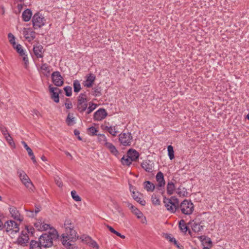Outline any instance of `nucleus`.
<instances>
[{
    "label": "nucleus",
    "mask_w": 249,
    "mask_h": 249,
    "mask_svg": "<svg viewBox=\"0 0 249 249\" xmlns=\"http://www.w3.org/2000/svg\"><path fill=\"white\" fill-rule=\"evenodd\" d=\"M64 227L66 235L62 236V243L68 249H78V247L73 243L77 239V233L74 230L75 223L72 220L67 218L64 222Z\"/></svg>",
    "instance_id": "1"
},
{
    "label": "nucleus",
    "mask_w": 249,
    "mask_h": 249,
    "mask_svg": "<svg viewBox=\"0 0 249 249\" xmlns=\"http://www.w3.org/2000/svg\"><path fill=\"white\" fill-rule=\"evenodd\" d=\"M3 227L6 232L12 238L15 237V235L17 234L19 231L18 224L13 220L6 221L3 225Z\"/></svg>",
    "instance_id": "2"
},
{
    "label": "nucleus",
    "mask_w": 249,
    "mask_h": 249,
    "mask_svg": "<svg viewBox=\"0 0 249 249\" xmlns=\"http://www.w3.org/2000/svg\"><path fill=\"white\" fill-rule=\"evenodd\" d=\"M163 202L166 210L171 213H175L178 207V200L175 197L170 198L164 197Z\"/></svg>",
    "instance_id": "3"
},
{
    "label": "nucleus",
    "mask_w": 249,
    "mask_h": 249,
    "mask_svg": "<svg viewBox=\"0 0 249 249\" xmlns=\"http://www.w3.org/2000/svg\"><path fill=\"white\" fill-rule=\"evenodd\" d=\"M178 208L182 213L190 215L194 211V205L191 201L185 199L178 205Z\"/></svg>",
    "instance_id": "4"
},
{
    "label": "nucleus",
    "mask_w": 249,
    "mask_h": 249,
    "mask_svg": "<svg viewBox=\"0 0 249 249\" xmlns=\"http://www.w3.org/2000/svg\"><path fill=\"white\" fill-rule=\"evenodd\" d=\"M119 142L121 145L130 146L133 142V136L129 132H123L119 135Z\"/></svg>",
    "instance_id": "5"
},
{
    "label": "nucleus",
    "mask_w": 249,
    "mask_h": 249,
    "mask_svg": "<svg viewBox=\"0 0 249 249\" xmlns=\"http://www.w3.org/2000/svg\"><path fill=\"white\" fill-rule=\"evenodd\" d=\"M87 107V96L85 94L81 93L77 98V109L80 112H83L86 110Z\"/></svg>",
    "instance_id": "6"
},
{
    "label": "nucleus",
    "mask_w": 249,
    "mask_h": 249,
    "mask_svg": "<svg viewBox=\"0 0 249 249\" xmlns=\"http://www.w3.org/2000/svg\"><path fill=\"white\" fill-rule=\"evenodd\" d=\"M52 234L44 233L41 235L39 238L40 244L43 247H50L53 245V236Z\"/></svg>",
    "instance_id": "7"
},
{
    "label": "nucleus",
    "mask_w": 249,
    "mask_h": 249,
    "mask_svg": "<svg viewBox=\"0 0 249 249\" xmlns=\"http://www.w3.org/2000/svg\"><path fill=\"white\" fill-rule=\"evenodd\" d=\"M44 18L39 13H36L33 17V24L35 29L41 27L44 25Z\"/></svg>",
    "instance_id": "8"
},
{
    "label": "nucleus",
    "mask_w": 249,
    "mask_h": 249,
    "mask_svg": "<svg viewBox=\"0 0 249 249\" xmlns=\"http://www.w3.org/2000/svg\"><path fill=\"white\" fill-rule=\"evenodd\" d=\"M29 230L27 228V231H22L21 234L17 238V243L22 246H26L28 243L29 238L27 232H29Z\"/></svg>",
    "instance_id": "9"
},
{
    "label": "nucleus",
    "mask_w": 249,
    "mask_h": 249,
    "mask_svg": "<svg viewBox=\"0 0 249 249\" xmlns=\"http://www.w3.org/2000/svg\"><path fill=\"white\" fill-rule=\"evenodd\" d=\"M127 206L138 219H141L142 223H144L146 221L145 217L143 216V213L137 208L129 202H127Z\"/></svg>",
    "instance_id": "10"
},
{
    "label": "nucleus",
    "mask_w": 249,
    "mask_h": 249,
    "mask_svg": "<svg viewBox=\"0 0 249 249\" xmlns=\"http://www.w3.org/2000/svg\"><path fill=\"white\" fill-rule=\"evenodd\" d=\"M19 178L22 182L29 189L33 190L34 185L27 174L23 171L19 173Z\"/></svg>",
    "instance_id": "11"
},
{
    "label": "nucleus",
    "mask_w": 249,
    "mask_h": 249,
    "mask_svg": "<svg viewBox=\"0 0 249 249\" xmlns=\"http://www.w3.org/2000/svg\"><path fill=\"white\" fill-rule=\"evenodd\" d=\"M13 48L16 50L19 55L22 57V60L24 62L25 67L27 68L29 64L28 58L27 55L25 54L22 46L20 44H18Z\"/></svg>",
    "instance_id": "12"
},
{
    "label": "nucleus",
    "mask_w": 249,
    "mask_h": 249,
    "mask_svg": "<svg viewBox=\"0 0 249 249\" xmlns=\"http://www.w3.org/2000/svg\"><path fill=\"white\" fill-rule=\"evenodd\" d=\"M52 79L53 83L57 87L61 86L64 83L63 78L58 71L53 72Z\"/></svg>",
    "instance_id": "13"
},
{
    "label": "nucleus",
    "mask_w": 249,
    "mask_h": 249,
    "mask_svg": "<svg viewBox=\"0 0 249 249\" xmlns=\"http://www.w3.org/2000/svg\"><path fill=\"white\" fill-rule=\"evenodd\" d=\"M34 225L36 230L39 231H46L50 228V225L45 223L42 218L37 220Z\"/></svg>",
    "instance_id": "14"
},
{
    "label": "nucleus",
    "mask_w": 249,
    "mask_h": 249,
    "mask_svg": "<svg viewBox=\"0 0 249 249\" xmlns=\"http://www.w3.org/2000/svg\"><path fill=\"white\" fill-rule=\"evenodd\" d=\"M50 92L51 94V98L55 103L59 102V93L60 90L58 88L49 86Z\"/></svg>",
    "instance_id": "15"
},
{
    "label": "nucleus",
    "mask_w": 249,
    "mask_h": 249,
    "mask_svg": "<svg viewBox=\"0 0 249 249\" xmlns=\"http://www.w3.org/2000/svg\"><path fill=\"white\" fill-rule=\"evenodd\" d=\"M107 112L105 109L100 108L94 114V119L100 121L105 119L107 116Z\"/></svg>",
    "instance_id": "16"
},
{
    "label": "nucleus",
    "mask_w": 249,
    "mask_h": 249,
    "mask_svg": "<svg viewBox=\"0 0 249 249\" xmlns=\"http://www.w3.org/2000/svg\"><path fill=\"white\" fill-rule=\"evenodd\" d=\"M23 32L24 36L29 42L36 37V33L30 28H24Z\"/></svg>",
    "instance_id": "17"
},
{
    "label": "nucleus",
    "mask_w": 249,
    "mask_h": 249,
    "mask_svg": "<svg viewBox=\"0 0 249 249\" xmlns=\"http://www.w3.org/2000/svg\"><path fill=\"white\" fill-rule=\"evenodd\" d=\"M9 211L11 216L15 219L21 221L23 220V217L20 214L18 211L16 207H12L9 208Z\"/></svg>",
    "instance_id": "18"
},
{
    "label": "nucleus",
    "mask_w": 249,
    "mask_h": 249,
    "mask_svg": "<svg viewBox=\"0 0 249 249\" xmlns=\"http://www.w3.org/2000/svg\"><path fill=\"white\" fill-rule=\"evenodd\" d=\"M156 179L158 182L157 186L159 190L160 188L164 187L165 184V181L164 178L163 174L160 171L156 176Z\"/></svg>",
    "instance_id": "19"
},
{
    "label": "nucleus",
    "mask_w": 249,
    "mask_h": 249,
    "mask_svg": "<svg viewBox=\"0 0 249 249\" xmlns=\"http://www.w3.org/2000/svg\"><path fill=\"white\" fill-rule=\"evenodd\" d=\"M95 80V75L91 73L86 77V79L84 82L83 85L87 88H90L92 86Z\"/></svg>",
    "instance_id": "20"
},
{
    "label": "nucleus",
    "mask_w": 249,
    "mask_h": 249,
    "mask_svg": "<svg viewBox=\"0 0 249 249\" xmlns=\"http://www.w3.org/2000/svg\"><path fill=\"white\" fill-rule=\"evenodd\" d=\"M154 163L149 160H146L142 163V168L146 172H152L153 170Z\"/></svg>",
    "instance_id": "21"
},
{
    "label": "nucleus",
    "mask_w": 249,
    "mask_h": 249,
    "mask_svg": "<svg viewBox=\"0 0 249 249\" xmlns=\"http://www.w3.org/2000/svg\"><path fill=\"white\" fill-rule=\"evenodd\" d=\"M106 148H107L109 152L114 156L116 157H118L119 155V152L115 146L112 143L108 142L105 146Z\"/></svg>",
    "instance_id": "22"
},
{
    "label": "nucleus",
    "mask_w": 249,
    "mask_h": 249,
    "mask_svg": "<svg viewBox=\"0 0 249 249\" xmlns=\"http://www.w3.org/2000/svg\"><path fill=\"white\" fill-rule=\"evenodd\" d=\"M34 53L37 57H42V53H43V47L40 45H36L34 46Z\"/></svg>",
    "instance_id": "23"
},
{
    "label": "nucleus",
    "mask_w": 249,
    "mask_h": 249,
    "mask_svg": "<svg viewBox=\"0 0 249 249\" xmlns=\"http://www.w3.org/2000/svg\"><path fill=\"white\" fill-rule=\"evenodd\" d=\"M191 227L193 231L196 232H199L203 231V226L201 225V223L193 221L191 223Z\"/></svg>",
    "instance_id": "24"
},
{
    "label": "nucleus",
    "mask_w": 249,
    "mask_h": 249,
    "mask_svg": "<svg viewBox=\"0 0 249 249\" xmlns=\"http://www.w3.org/2000/svg\"><path fill=\"white\" fill-rule=\"evenodd\" d=\"M32 16V11L29 9H27L24 10L22 14L23 20L25 22L29 21L31 19Z\"/></svg>",
    "instance_id": "25"
},
{
    "label": "nucleus",
    "mask_w": 249,
    "mask_h": 249,
    "mask_svg": "<svg viewBox=\"0 0 249 249\" xmlns=\"http://www.w3.org/2000/svg\"><path fill=\"white\" fill-rule=\"evenodd\" d=\"M127 155L132 160V161L136 160L139 157V153L134 149L129 150Z\"/></svg>",
    "instance_id": "26"
},
{
    "label": "nucleus",
    "mask_w": 249,
    "mask_h": 249,
    "mask_svg": "<svg viewBox=\"0 0 249 249\" xmlns=\"http://www.w3.org/2000/svg\"><path fill=\"white\" fill-rule=\"evenodd\" d=\"M105 130L107 131L110 134L113 136H116L118 133L119 131L116 126H108L106 125L105 126Z\"/></svg>",
    "instance_id": "27"
},
{
    "label": "nucleus",
    "mask_w": 249,
    "mask_h": 249,
    "mask_svg": "<svg viewBox=\"0 0 249 249\" xmlns=\"http://www.w3.org/2000/svg\"><path fill=\"white\" fill-rule=\"evenodd\" d=\"M139 196H141V195L139 194L138 193L133 192L132 196L133 199L142 205L144 206L146 203L145 201Z\"/></svg>",
    "instance_id": "28"
},
{
    "label": "nucleus",
    "mask_w": 249,
    "mask_h": 249,
    "mask_svg": "<svg viewBox=\"0 0 249 249\" xmlns=\"http://www.w3.org/2000/svg\"><path fill=\"white\" fill-rule=\"evenodd\" d=\"M144 188L147 191L152 192L154 191L155 186L149 181H146L143 183Z\"/></svg>",
    "instance_id": "29"
},
{
    "label": "nucleus",
    "mask_w": 249,
    "mask_h": 249,
    "mask_svg": "<svg viewBox=\"0 0 249 249\" xmlns=\"http://www.w3.org/2000/svg\"><path fill=\"white\" fill-rule=\"evenodd\" d=\"M66 122L69 126L73 125L75 124V117L72 113H69L67 116Z\"/></svg>",
    "instance_id": "30"
},
{
    "label": "nucleus",
    "mask_w": 249,
    "mask_h": 249,
    "mask_svg": "<svg viewBox=\"0 0 249 249\" xmlns=\"http://www.w3.org/2000/svg\"><path fill=\"white\" fill-rule=\"evenodd\" d=\"M97 136L98 141L101 144L105 146L106 144L109 142H107V137L104 134H99L97 135Z\"/></svg>",
    "instance_id": "31"
},
{
    "label": "nucleus",
    "mask_w": 249,
    "mask_h": 249,
    "mask_svg": "<svg viewBox=\"0 0 249 249\" xmlns=\"http://www.w3.org/2000/svg\"><path fill=\"white\" fill-rule=\"evenodd\" d=\"M175 190V186L174 183L172 182H168L167 185V193L169 195L173 194Z\"/></svg>",
    "instance_id": "32"
},
{
    "label": "nucleus",
    "mask_w": 249,
    "mask_h": 249,
    "mask_svg": "<svg viewBox=\"0 0 249 249\" xmlns=\"http://www.w3.org/2000/svg\"><path fill=\"white\" fill-rule=\"evenodd\" d=\"M41 72L46 76H47L50 72V68L47 64H42L40 67Z\"/></svg>",
    "instance_id": "33"
},
{
    "label": "nucleus",
    "mask_w": 249,
    "mask_h": 249,
    "mask_svg": "<svg viewBox=\"0 0 249 249\" xmlns=\"http://www.w3.org/2000/svg\"><path fill=\"white\" fill-rule=\"evenodd\" d=\"M42 247L40 244V242H37L34 240H32L30 242V249H42Z\"/></svg>",
    "instance_id": "34"
},
{
    "label": "nucleus",
    "mask_w": 249,
    "mask_h": 249,
    "mask_svg": "<svg viewBox=\"0 0 249 249\" xmlns=\"http://www.w3.org/2000/svg\"><path fill=\"white\" fill-rule=\"evenodd\" d=\"M176 193L179 196H186L187 192L186 191V189L182 187L179 186L176 191Z\"/></svg>",
    "instance_id": "35"
},
{
    "label": "nucleus",
    "mask_w": 249,
    "mask_h": 249,
    "mask_svg": "<svg viewBox=\"0 0 249 249\" xmlns=\"http://www.w3.org/2000/svg\"><path fill=\"white\" fill-rule=\"evenodd\" d=\"M132 161V160L127 155L124 156L121 159V162L124 165H130Z\"/></svg>",
    "instance_id": "36"
},
{
    "label": "nucleus",
    "mask_w": 249,
    "mask_h": 249,
    "mask_svg": "<svg viewBox=\"0 0 249 249\" xmlns=\"http://www.w3.org/2000/svg\"><path fill=\"white\" fill-rule=\"evenodd\" d=\"M179 228L180 231L184 233H186L188 230V227L186 226L184 220H181L179 222Z\"/></svg>",
    "instance_id": "37"
},
{
    "label": "nucleus",
    "mask_w": 249,
    "mask_h": 249,
    "mask_svg": "<svg viewBox=\"0 0 249 249\" xmlns=\"http://www.w3.org/2000/svg\"><path fill=\"white\" fill-rule=\"evenodd\" d=\"M168 155L169 159L172 160L174 159V151L173 147L172 145H169L167 147Z\"/></svg>",
    "instance_id": "38"
},
{
    "label": "nucleus",
    "mask_w": 249,
    "mask_h": 249,
    "mask_svg": "<svg viewBox=\"0 0 249 249\" xmlns=\"http://www.w3.org/2000/svg\"><path fill=\"white\" fill-rule=\"evenodd\" d=\"M5 140L7 142L9 143V144L11 146V147L13 148H15L16 145L15 143L13 141V140L10 134L7 135L6 136H4Z\"/></svg>",
    "instance_id": "39"
},
{
    "label": "nucleus",
    "mask_w": 249,
    "mask_h": 249,
    "mask_svg": "<svg viewBox=\"0 0 249 249\" xmlns=\"http://www.w3.org/2000/svg\"><path fill=\"white\" fill-rule=\"evenodd\" d=\"M8 38L9 42L12 45L13 47L17 45L16 43V37L12 33H10L8 34Z\"/></svg>",
    "instance_id": "40"
},
{
    "label": "nucleus",
    "mask_w": 249,
    "mask_h": 249,
    "mask_svg": "<svg viewBox=\"0 0 249 249\" xmlns=\"http://www.w3.org/2000/svg\"><path fill=\"white\" fill-rule=\"evenodd\" d=\"M81 89V85L78 80L73 82V89L75 92H78Z\"/></svg>",
    "instance_id": "41"
},
{
    "label": "nucleus",
    "mask_w": 249,
    "mask_h": 249,
    "mask_svg": "<svg viewBox=\"0 0 249 249\" xmlns=\"http://www.w3.org/2000/svg\"><path fill=\"white\" fill-rule=\"evenodd\" d=\"M71 194L72 199L75 201H80L81 200V197L78 195L75 191H72Z\"/></svg>",
    "instance_id": "42"
},
{
    "label": "nucleus",
    "mask_w": 249,
    "mask_h": 249,
    "mask_svg": "<svg viewBox=\"0 0 249 249\" xmlns=\"http://www.w3.org/2000/svg\"><path fill=\"white\" fill-rule=\"evenodd\" d=\"M151 201L152 204L154 205H159L160 204V200L156 195L152 196Z\"/></svg>",
    "instance_id": "43"
},
{
    "label": "nucleus",
    "mask_w": 249,
    "mask_h": 249,
    "mask_svg": "<svg viewBox=\"0 0 249 249\" xmlns=\"http://www.w3.org/2000/svg\"><path fill=\"white\" fill-rule=\"evenodd\" d=\"M97 107V105L95 104L89 103V107L87 108V114H89L92 112Z\"/></svg>",
    "instance_id": "44"
},
{
    "label": "nucleus",
    "mask_w": 249,
    "mask_h": 249,
    "mask_svg": "<svg viewBox=\"0 0 249 249\" xmlns=\"http://www.w3.org/2000/svg\"><path fill=\"white\" fill-rule=\"evenodd\" d=\"M166 238L167 239H169V241L171 242H173L174 243V244L179 249H180V247H179V245L178 244L177 240H176V239L174 238V237H171L170 235L169 234H167L166 235Z\"/></svg>",
    "instance_id": "45"
},
{
    "label": "nucleus",
    "mask_w": 249,
    "mask_h": 249,
    "mask_svg": "<svg viewBox=\"0 0 249 249\" xmlns=\"http://www.w3.org/2000/svg\"><path fill=\"white\" fill-rule=\"evenodd\" d=\"M98 131V130L95 127L92 126L88 128V132L92 136L97 135V132Z\"/></svg>",
    "instance_id": "46"
},
{
    "label": "nucleus",
    "mask_w": 249,
    "mask_h": 249,
    "mask_svg": "<svg viewBox=\"0 0 249 249\" xmlns=\"http://www.w3.org/2000/svg\"><path fill=\"white\" fill-rule=\"evenodd\" d=\"M89 245L90 247L95 248L96 249H98L99 248V245L97 243V242L92 239L89 241V242L87 244Z\"/></svg>",
    "instance_id": "47"
},
{
    "label": "nucleus",
    "mask_w": 249,
    "mask_h": 249,
    "mask_svg": "<svg viewBox=\"0 0 249 249\" xmlns=\"http://www.w3.org/2000/svg\"><path fill=\"white\" fill-rule=\"evenodd\" d=\"M21 143L23 144L24 147L27 151L28 155L29 156H32V153H33L32 150L28 146L27 144L24 141H22Z\"/></svg>",
    "instance_id": "48"
},
{
    "label": "nucleus",
    "mask_w": 249,
    "mask_h": 249,
    "mask_svg": "<svg viewBox=\"0 0 249 249\" xmlns=\"http://www.w3.org/2000/svg\"><path fill=\"white\" fill-rule=\"evenodd\" d=\"M64 90L66 92V95L67 96H71L72 94V89L71 87L67 86L64 88Z\"/></svg>",
    "instance_id": "49"
},
{
    "label": "nucleus",
    "mask_w": 249,
    "mask_h": 249,
    "mask_svg": "<svg viewBox=\"0 0 249 249\" xmlns=\"http://www.w3.org/2000/svg\"><path fill=\"white\" fill-rule=\"evenodd\" d=\"M54 181L56 183V184L60 188H61L63 186V183L61 179V178L58 177H56L54 178Z\"/></svg>",
    "instance_id": "50"
},
{
    "label": "nucleus",
    "mask_w": 249,
    "mask_h": 249,
    "mask_svg": "<svg viewBox=\"0 0 249 249\" xmlns=\"http://www.w3.org/2000/svg\"><path fill=\"white\" fill-rule=\"evenodd\" d=\"M0 130L4 136L9 134L8 132L7 128L3 125L0 126Z\"/></svg>",
    "instance_id": "51"
},
{
    "label": "nucleus",
    "mask_w": 249,
    "mask_h": 249,
    "mask_svg": "<svg viewBox=\"0 0 249 249\" xmlns=\"http://www.w3.org/2000/svg\"><path fill=\"white\" fill-rule=\"evenodd\" d=\"M80 239H81L82 241H85L87 244H88L91 239L89 236L85 235L81 236Z\"/></svg>",
    "instance_id": "52"
},
{
    "label": "nucleus",
    "mask_w": 249,
    "mask_h": 249,
    "mask_svg": "<svg viewBox=\"0 0 249 249\" xmlns=\"http://www.w3.org/2000/svg\"><path fill=\"white\" fill-rule=\"evenodd\" d=\"M65 106L67 109H71L72 107V104L71 102L68 99L65 103Z\"/></svg>",
    "instance_id": "53"
},
{
    "label": "nucleus",
    "mask_w": 249,
    "mask_h": 249,
    "mask_svg": "<svg viewBox=\"0 0 249 249\" xmlns=\"http://www.w3.org/2000/svg\"><path fill=\"white\" fill-rule=\"evenodd\" d=\"M26 211L27 212V213H28L27 214L29 217H33L36 215V214H35V211H34L33 210H29V211L26 210Z\"/></svg>",
    "instance_id": "54"
},
{
    "label": "nucleus",
    "mask_w": 249,
    "mask_h": 249,
    "mask_svg": "<svg viewBox=\"0 0 249 249\" xmlns=\"http://www.w3.org/2000/svg\"><path fill=\"white\" fill-rule=\"evenodd\" d=\"M114 234H116L117 236L120 237L122 239H124L125 237L124 235H122L120 233L117 231H116V232H115Z\"/></svg>",
    "instance_id": "55"
},
{
    "label": "nucleus",
    "mask_w": 249,
    "mask_h": 249,
    "mask_svg": "<svg viewBox=\"0 0 249 249\" xmlns=\"http://www.w3.org/2000/svg\"><path fill=\"white\" fill-rule=\"evenodd\" d=\"M107 227L111 232L114 233L116 232V231L112 227L109 225H107Z\"/></svg>",
    "instance_id": "56"
},
{
    "label": "nucleus",
    "mask_w": 249,
    "mask_h": 249,
    "mask_svg": "<svg viewBox=\"0 0 249 249\" xmlns=\"http://www.w3.org/2000/svg\"><path fill=\"white\" fill-rule=\"evenodd\" d=\"M41 207L39 206H36L35 207V213L37 214L40 211Z\"/></svg>",
    "instance_id": "57"
},
{
    "label": "nucleus",
    "mask_w": 249,
    "mask_h": 249,
    "mask_svg": "<svg viewBox=\"0 0 249 249\" xmlns=\"http://www.w3.org/2000/svg\"><path fill=\"white\" fill-rule=\"evenodd\" d=\"M30 156L31 157V160H33V162L36 163V161L35 157L34 156V153H32V156Z\"/></svg>",
    "instance_id": "58"
},
{
    "label": "nucleus",
    "mask_w": 249,
    "mask_h": 249,
    "mask_svg": "<svg viewBox=\"0 0 249 249\" xmlns=\"http://www.w3.org/2000/svg\"><path fill=\"white\" fill-rule=\"evenodd\" d=\"M41 159L44 161H46L47 160V158L44 156L41 157Z\"/></svg>",
    "instance_id": "59"
},
{
    "label": "nucleus",
    "mask_w": 249,
    "mask_h": 249,
    "mask_svg": "<svg viewBox=\"0 0 249 249\" xmlns=\"http://www.w3.org/2000/svg\"><path fill=\"white\" fill-rule=\"evenodd\" d=\"M3 227V224L1 220L0 219V230H1Z\"/></svg>",
    "instance_id": "60"
},
{
    "label": "nucleus",
    "mask_w": 249,
    "mask_h": 249,
    "mask_svg": "<svg viewBox=\"0 0 249 249\" xmlns=\"http://www.w3.org/2000/svg\"><path fill=\"white\" fill-rule=\"evenodd\" d=\"M74 134L75 135H79V131L76 130H74Z\"/></svg>",
    "instance_id": "61"
},
{
    "label": "nucleus",
    "mask_w": 249,
    "mask_h": 249,
    "mask_svg": "<svg viewBox=\"0 0 249 249\" xmlns=\"http://www.w3.org/2000/svg\"><path fill=\"white\" fill-rule=\"evenodd\" d=\"M66 154H67V156H68L71 157V154L70 153H69V152H67V153H66Z\"/></svg>",
    "instance_id": "62"
},
{
    "label": "nucleus",
    "mask_w": 249,
    "mask_h": 249,
    "mask_svg": "<svg viewBox=\"0 0 249 249\" xmlns=\"http://www.w3.org/2000/svg\"><path fill=\"white\" fill-rule=\"evenodd\" d=\"M203 249H210L208 247H204Z\"/></svg>",
    "instance_id": "63"
},
{
    "label": "nucleus",
    "mask_w": 249,
    "mask_h": 249,
    "mask_svg": "<svg viewBox=\"0 0 249 249\" xmlns=\"http://www.w3.org/2000/svg\"><path fill=\"white\" fill-rule=\"evenodd\" d=\"M247 118L249 120V115L247 116Z\"/></svg>",
    "instance_id": "64"
}]
</instances>
